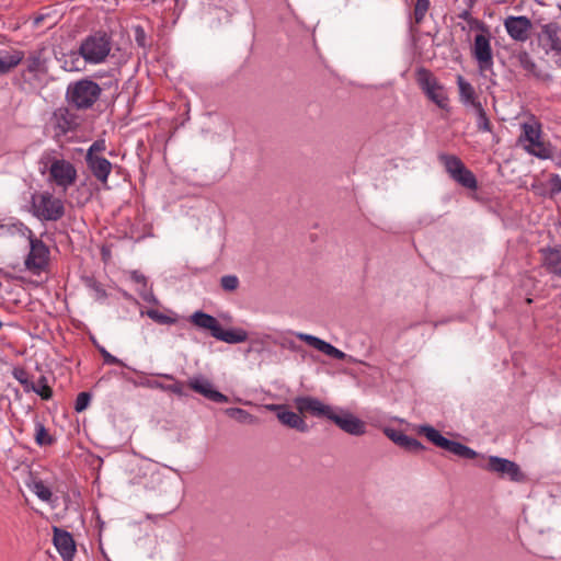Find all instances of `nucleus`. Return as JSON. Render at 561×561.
Segmentation results:
<instances>
[{"label":"nucleus","instance_id":"39448f33","mask_svg":"<svg viewBox=\"0 0 561 561\" xmlns=\"http://www.w3.org/2000/svg\"><path fill=\"white\" fill-rule=\"evenodd\" d=\"M32 213L41 220L56 221L64 216V202L49 192L36 193L32 196Z\"/></svg>","mask_w":561,"mask_h":561},{"label":"nucleus","instance_id":"f704fd0d","mask_svg":"<svg viewBox=\"0 0 561 561\" xmlns=\"http://www.w3.org/2000/svg\"><path fill=\"white\" fill-rule=\"evenodd\" d=\"M220 285L226 291H233L239 286V278L236 275H225L220 278Z\"/></svg>","mask_w":561,"mask_h":561},{"label":"nucleus","instance_id":"5701e85b","mask_svg":"<svg viewBox=\"0 0 561 561\" xmlns=\"http://www.w3.org/2000/svg\"><path fill=\"white\" fill-rule=\"evenodd\" d=\"M543 265L550 273L561 276V245L541 250Z\"/></svg>","mask_w":561,"mask_h":561},{"label":"nucleus","instance_id":"09e8293b","mask_svg":"<svg viewBox=\"0 0 561 561\" xmlns=\"http://www.w3.org/2000/svg\"><path fill=\"white\" fill-rule=\"evenodd\" d=\"M18 379L20 380V382H22V383H24V385H27V383H26V380H24V379H23V376L18 377Z\"/></svg>","mask_w":561,"mask_h":561},{"label":"nucleus","instance_id":"58836bf2","mask_svg":"<svg viewBox=\"0 0 561 561\" xmlns=\"http://www.w3.org/2000/svg\"><path fill=\"white\" fill-rule=\"evenodd\" d=\"M88 286L91 289L92 295L96 300H102L106 297L105 290L102 288V286L98 282L89 279Z\"/></svg>","mask_w":561,"mask_h":561},{"label":"nucleus","instance_id":"9d476101","mask_svg":"<svg viewBox=\"0 0 561 561\" xmlns=\"http://www.w3.org/2000/svg\"><path fill=\"white\" fill-rule=\"evenodd\" d=\"M439 160L454 181L470 190H474L477 187V180L474 174L466 168L463 162L458 157L451 154H440Z\"/></svg>","mask_w":561,"mask_h":561},{"label":"nucleus","instance_id":"393cba45","mask_svg":"<svg viewBox=\"0 0 561 561\" xmlns=\"http://www.w3.org/2000/svg\"><path fill=\"white\" fill-rule=\"evenodd\" d=\"M190 321L198 329L209 331L213 337L214 333H217L220 327L219 321L215 317L203 311H195L190 317Z\"/></svg>","mask_w":561,"mask_h":561},{"label":"nucleus","instance_id":"4468645a","mask_svg":"<svg viewBox=\"0 0 561 561\" xmlns=\"http://www.w3.org/2000/svg\"><path fill=\"white\" fill-rule=\"evenodd\" d=\"M508 36L516 42H526L533 27L531 21L525 15H510L503 22Z\"/></svg>","mask_w":561,"mask_h":561},{"label":"nucleus","instance_id":"c03bdc74","mask_svg":"<svg viewBox=\"0 0 561 561\" xmlns=\"http://www.w3.org/2000/svg\"><path fill=\"white\" fill-rule=\"evenodd\" d=\"M267 339H270V335L257 336V337H255V339H252L251 344L253 345V347H254L255 345H261V346H263V345L265 344V341H266Z\"/></svg>","mask_w":561,"mask_h":561},{"label":"nucleus","instance_id":"4be33fe9","mask_svg":"<svg viewBox=\"0 0 561 561\" xmlns=\"http://www.w3.org/2000/svg\"><path fill=\"white\" fill-rule=\"evenodd\" d=\"M24 59V53L19 49L0 50V76L13 70Z\"/></svg>","mask_w":561,"mask_h":561},{"label":"nucleus","instance_id":"c756f323","mask_svg":"<svg viewBox=\"0 0 561 561\" xmlns=\"http://www.w3.org/2000/svg\"><path fill=\"white\" fill-rule=\"evenodd\" d=\"M515 57L519 67H522L528 75L539 77L537 65L528 51L519 50Z\"/></svg>","mask_w":561,"mask_h":561},{"label":"nucleus","instance_id":"b1692460","mask_svg":"<svg viewBox=\"0 0 561 561\" xmlns=\"http://www.w3.org/2000/svg\"><path fill=\"white\" fill-rule=\"evenodd\" d=\"M25 485L33 492L41 501L45 503H53V492L45 482L37 477L30 474L25 480Z\"/></svg>","mask_w":561,"mask_h":561},{"label":"nucleus","instance_id":"8fccbe9b","mask_svg":"<svg viewBox=\"0 0 561 561\" xmlns=\"http://www.w3.org/2000/svg\"><path fill=\"white\" fill-rule=\"evenodd\" d=\"M142 36H144V35H141V36H140V35H138V36H137V39L140 42V39H142Z\"/></svg>","mask_w":561,"mask_h":561},{"label":"nucleus","instance_id":"f8f14e48","mask_svg":"<svg viewBox=\"0 0 561 561\" xmlns=\"http://www.w3.org/2000/svg\"><path fill=\"white\" fill-rule=\"evenodd\" d=\"M485 470L499 473L501 477H507L512 481L519 482L524 480V474L519 466L506 458L490 456L488 462L483 466Z\"/></svg>","mask_w":561,"mask_h":561},{"label":"nucleus","instance_id":"bb28decb","mask_svg":"<svg viewBox=\"0 0 561 561\" xmlns=\"http://www.w3.org/2000/svg\"><path fill=\"white\" fill-rule=\"evenodd\" d=\"M214 337L228 344H238L248 340V332L241 328L225 330L220 325L218 332L214 333Z\"/></svg>","mask_w":561,"mask_h":561},{"label":"nucleus","instance_id":"cd10ccee","mask_svg":"<svg viewBox=\"0 0 561 561\" xmlns=\"http://www.w3.org/2000/svg\"><path fill=\"white\" fill-rule=\"evenodd\" d=\"M130 279L136 285V289L139 293V295L142 297V299L150 304H157V299L154 295L152 294L151 289L147 287V280L146 277L137 272L133 271L130 273Z\"/></svg>","mask_w":561,"mask_h":561},{"label":"nucleus","instance_id":"6ab92c4d","mask_svg":"<svg viewBox=\"0 0 561 561\" xmlns=\"http://www.w3.org/2000/svg\"><path fill=\"white\" fill-rule=\"evenodd\" d=\"M54 546L64 559V561H72L76 552V545L70 533L62 530L58 527H54Z\"/></svg>","mask_w":561,"mask_h":561},{"label":"nucleus","instance_id":"a878e982","mask_svg":"<svg viewBox=\"0 0 561 561\" xmlns=\"http://www.w3.org/2000/svg\"><path fill=\"white\" fill-rule=\"evenodd\" d=\"M457 85L459 89V98L465 106L476 108L477 105H481L476 96L473 85L467 81L462 76L457 77Z\"/></svg>","mask_w":561,"mask_h":561},{"label":"nucleus","instance_id":"0eeeda50","mask_svg":"<svg viewBox=\"0 0 561 561\" xmlns=\"http://www.w3.org/2000/svg\"><path fill=\"white\" fill-rule=\"evenodd\" d=\"M423 434L431 443L435 446L445 449L458 457L465 459H472L478 456L477 451L471 449L470 447L455 440H450L444 437L439 431L430 425H423L419 431Z\"/></svg>","mask_w":561,"mask_h":561},{"label":"nucleus","instance_id":"473e14b6","mask_svg":"<svg viewBox=\"0 0 561 561\" xmlns=\"http://www.w3.org/2000/svg\"><path fill=\"white\" fill-rule=\"evenodd\" d=\"M477 113V126L480 130L483 131H490L491 125L489 122V118L485 114V111L483 110L482 105H477L476 108H473Z\"/></svg>","mask_w":561,"mask_h":561},{"label":"nucleus","instance_id":"3c124183","mask_svg":"<svg viewBox=\"0 0 561 561\" xmlns=\"http://www.w3.org/2000/svg\"><path fill=\"white\" fill-rule=\"evenodd\" d=\"M558 165L561 167V162H559Z\"/></svg>","mask_w":561,"mask_h":561},{"label":"nucleus","instance_id":"aec40b11","mask_svg":"<svg viewBox=\"0 0 561 561\" xmlns=\"http://www.w3.org/2000/svg\"><path fill=\"white\" fill-rule=\"evenodd\" d=\"M85 161L92 174L102 183H106L112 170V163L96 154H87Z\"/></svg>","mask_w":561,"mask_h":561},{"label":"nucleus","instance_id":"37998d69","mask_svg":"<svg viewBox=\"0 0 561 561\" xmlns=\"http://www.w3.org/2000/svg\"><path fill=\"white\" fill-rule=\"evenodd\" d=\"M105 150V141L104 140H96L94 141L90 148L88 149L87 154H94L95 152H101Z\"/></svg>","mask_w":561,"mask_h":561},{"label":"nucleus","instance_id":"a211bd4d","mask_svg":"<svg viewBox=\"0 0 561 561\" xmlns=\"http://www.w3.org/2000/svg\"><path fill=\"white\" fill-rule=\"evenodd\" d=\"M295 335L306 342L309 346L313 347L314 350L332 357L335 359H345L347 355L342 352L341 350L336 348L332 344L325 342L324 340H321L318 336H314L312 334L302 333V332H296Z\"/></svg>","mask_w":561,"mask_h":561},{"label":"nucleus","instance_id":"6e6552de","mask_svg":"<svg viewBox=\"0 0 561 561\" xmlns=\"http://www.w3.org/2000/svg\"><path fill=\"white\" fill-rule=\"evenodd\" d=\"M48 172V181L53 182L64 192L75 184L78 176L77 169L71 162L58 158L49 160Z\"/></svg>","mask_w":561,"mask_h":561},{"label":"nucleus","instance_id":"e433bc0d","mask_svg":"<svg viewBox=\"0 0 561 561\" xmlns=\"http://www.w3.org/2000/svg\"><path fill=\"white\" fill-rule=\"evenodd\" d=\"M90 401H91L90 393H88V392H80L77 396V399H76V402H75V410L78 413L84 411L89 407Z\"/></svg>","mask_w":561,"mask_h":561},{"label":"nucleus","instance_id":"7c9ffc66","mask_svg":"<svg viewBox=\"0 0 561 561\" xmlns=\"http://www.w3.org/2000/svg\"><path fill=\"white\" fill-rule=\"evenodd\" d=\"M226 415L238 421L242 424H253L256 422V417L250 414L248 411L240 408H228L225 410Z\"/></svg>","mask_w":561,"mask_h":561},{"label":"nucleus","instance_id":"412c9836","mask_svg":"<svg viewBox=\"0 0 561 561\" xmlns=\"http://www.w3.org/2000/svg\"><path fill=\"white\" fill-rule=\"evenodd\" d=\"M385 434L394 444L414 453L424 450V446L415 438L405 435L403 432L394 428H385Z\"/></svg>","mask_w":561,"mask_h":561},{"label":"nucleus","instance_id":"dca6fc26","mask_svg":"<svg viewBox=\"0 0 561 561\" xmlns=\"http://www.w3.org/2000/svg\"><path fill=\"white\" fill-rule=\"evenodd\" d=\"M190 387L206 399L217 402H228V397L215 389L213 382L204 376H195L190 379Z\"/></svg>","mask_w":561,"mask_h":561},{"label":"nucleus","instance_id":"f3484780","mask_svg":"<svg viewBox=\"0 0 561 561\" xmlns=\"http://www.w3.org/2000/svg\"><path fill=\"white\" fill-rule=\"evenodd\" d=\"M266 408L276 412L277 419L282 424L302 433L308 431V425L304 419L298 413L288 410L285 405L270 404Z\"/></svg>","mask_w":561,"mask_h":561},{"label":"nucleus","instance_id":"79ce46f5","mask_svg":"<svg viewBox=\"0 0 561 561\" xmlns=\"http://www.w3.org/2000/svg\"><path fill=\"white\" fill-rule=\"evenodd\" d=\"M100 352H101V354H102V356L104 358V362L106 364H111V365L122 364L121 359H118L117 357L113 356L104 347H101Z\"/></svg>","mask_w":561,"mask_h":561},{"label":"nucleus","instance_id":"2f4dec72","mask_svg":"<svg viewBox=\"0 0 561 561\" xmlns=\"http://www.w3.org/2000/svg\"><path fill=\"white\" fill-rule=\"evenodd\" d=\"M35 442L39 446L50 445L54 439L41 422L35 423Z\"/></svg>","mask_w":561,"mask_h":561},{"label":"nucleus","instance_id":"c85d7f7f","mask_svg":"<svg viewBox=\"0 0 561 561\" xmlns=\"http://www.w3.org/2000/svg\"><path fill=\"white\" fill-rule=\"evenodd\" d=\"M26 71L36 77L46 71V64L41 53H32L25 60Z\"/></svg>","mask_w":561,"mask_h":561},{"label":"nucleus","instance_id":"4c0bfd02","mask_svg":"<svg viewBox=\"0 0 561 561\" xmlns=\"http://www.w3.org/2000/svg\"><path fill=\"white\" fill-rule=\"evenodd\" d=\"M428 8H430L428 0H416L415 8H414V14H415L416 22H420L425 16Z\"/></svg>","mask_w":561,"mask_h":561},{"label":"nucleus","instance_id":"ddd939ff","mask_svg":"<svg viewBox=\"0 0 561 561\" xmlns=\"http://www.w3.org/2000/svg\"><path fill=\"white\" fill-rule=\"evenodd\" d=\"M330 420L347 434L359 436L366 431L365 423L354 414L334 407Z\"/></svg>","mask_w":561,"mask_h":561},{"label":"nucleus","instance_id":"9b49d317","mask_svg":"<svg viewBox=\"0 0 561 561\" xmlns=\"http://www.w3.org/2000/svg\"><path fill=\"white\" fill-rule=\"evenodd\" d=\"M537 42L546 55L561 56V25L557 22L543 24L537 35Z\"/></svg>","mask_w":561,"mask_h":561},{"label":"nucleus","instance_id":"20e7f679","mask_svg":"<svg viewBox=\"0 0 561 561\" xmlns=\"http://www.w3.org/2000/svg\"><path fill=\"white\" fill-rule=\"evenodd\" d=\"M522 134L518 144L530 156L541 160L550 159L552 156L551 148L546 144L541 136V124L534 117L520 124Z\"/></svg>","mask_w":561,"mask_h":561},{"label":"nucleus","instance_id":"a18cd8bd","mask_svg":"<svg viewBox=\"0 0 561 561\" xmlns=\"http://www.w3.org/2000/svg\"><path fill=\"white\" fill-rule=\"evenodd\" d=\"M460 18L467 20L469 24H470V20L472 19L468 11L462 12Z\"/></svg>","mask_w":561,"mask_h":561},{"label":"nucleus","instance_id":"1a4fd4ad","mask_svg":"<svg viewBox=\"0 0 561 561\" xmlns=\"http://www.w3.org/2000/svg\"><path fill=\"white\" fill-rule=\"evenodd\" d=\"M416 81L432 102L440 108L447 107L448 98L446 91L431 71L424 68L419 69L416 72Z\"/></svg>","mask_w":561,"mask_h":561},{"label":"nucleus","instance_id":"49530a36","mask_svg":"<svg viewBox=\"0 0 561 561\" xmlns=\"http://www.w3.org/2000/svg\"><path fill=\"white\" fill-rule=\"evenodd\" d=\"M137 35H144V31L140 27L136 28Z\"/></svg>","mask_w":561,"mask_h":561},{"label":"nucleus","instance_id":"423d86ee","mask_svg":"<svg viewBox=\"0 0 561 561\" xmlns=\"http://www.w3.org/2000/svg\"><path fill=\"white\" fill-rule=\"evenodd\" d=\"M101 94V88L92 80H80L69 85L67 96L78 108L91 107Z\"/></svg>","mask_w":561,"mask_h":561},{"label":"nucleus","instance_id":"de8ad7c7","mask_svg":"<svg viewBox=\"0 0 561 561\" xmlns=\"http://www.w3.org/2000/svg\"><path fill=\"white\" fill-rule=\"evenodd\" d=\"M18 379L20 380V382H22V383H24V385H27V383H26V380H24V379H23V376L18 377Z\"/></svg>","mask_w":561,"mask_h":561},{"label":"nucleus","instance_id":"f03ea898","mask_svg":"<svg viewBox=\"0 0 561 561\" xmlns=\"http://www.w3.org/2000/svg\"><path fill=\"white\" fill-rule=\"evenodd\" d=\"M1 229L11 234H21L30 240V252L25 259V266L28 271L37 274L43 271L49 259V249L38 239L33 238L32 231L20 221L1 225Z\"/></svg>","mask_w":561,"mask_h":561},{"label":"nucleus","instance_id":"72a5a7b5","mask_svg":"<svg viewBox=\"0 0 561 561\" xmlns=\"http://www.w3.org/2000/svg\"><path fill=\"white\" fill-rule=\"evenodd\" d=\"M141 314H147L150 319L161 324L171 323L173 321L171 317L160 312L157 309H148L147 311H141Z\"/></svg>","mask_w":561,"mask_h":561},{"label":"nucleus","instance_id":"c9c22d12","mask_svg":"<svg viewBox=\"0 0 561 561\" xmlns=\"http://www.w3.org/2000/svg\"><path fill=\"white\" fill-rule=\"evenodd\" d=\"M548 188L551 197L561 193V176L559 174H551L548 179Z\"/></svg>","mask_w":561,"mask_h":561},{"label":"nucleus","instance_id":"2eb2a0df","mask_svg":"<svg viewBox=\"0 0 561 561\" xmlns=\"http://www.w3.org/2000/svg\"><path fill=\"white\" fill-rule=\"evenodd\" d=\"M296 407L299 412H309L317 417H327L330 420L334 407L323 403L321 400L313 397H298L295 400Z\"/></svg>","mask_w":561,"mask_h":561},{"label":"nucleus","instance_id":"7ed1b4c3","mask_svg":"<svg viewBox=\"0 0 561 561\" xmlns=\"http://www.w3.org/2000/svg\"><path fill=\"white\" fill-rule=\"evenodd\" d=\"M470 28L478 30L480 32L474 36L470 48L471 56L476 60L479 71L481 73L492 71L494 59L491 45V33L488 26L477 19H471Z\"/></svg>","mask_w":561,"mask_h":561},{"label":"nucleus","instance_id":"f257e3e1","mask_svg":"<svg viewBox=\"0 0 561 561\" xmlns=\"http://www.w3.org/2000/svg\"><path fill=\"white\" fill-rule=\"evenodd\" d=\"M111 51V39L105 33H95L88 36L80 45L79 54L71 53L66 56L64 68L67 71L80 70V57L88 64H102Z\"/></svg>","mask_w":561,"mask_h":561},{"label":"nucleus","instance_id":"a19ab883","mask_svg":"<svg viewBox=\"0 0 561 561\" xmlns=\"http://www.w3.org/2000/svg\"><path fill=\"white\" fill-rule=\"evenodd\" d=\"M32 390L39 394L43 399H48L51 394L49 387L44 382V380H39L37 386H32Z\"/></svg>","mask_w":561,"mask_h":561},{"label":"nucleus","instance_id":"ea45409f","mask_svg":"<svg viewBox=\"0 0 561 561\" xmlns=\"http://www.w3.org/2000/svg\"><path fill=\"white\" fill-rule=\"evenodd\" d=\"M55 117L58 119V126L61 128L64 133L71 128L70 122L67 121V112L59 110L55 113Z\"/></svg>","mask_w":561,"mask_h":561}]
</instances>
